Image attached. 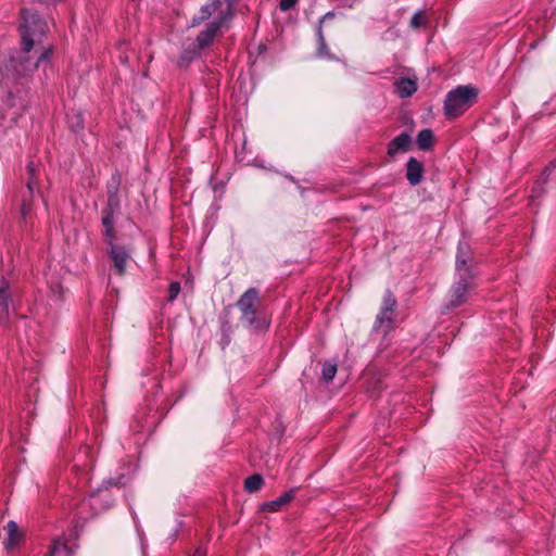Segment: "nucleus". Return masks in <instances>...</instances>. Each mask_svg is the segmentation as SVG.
I'll return each instance as SVG.
<instances>
[{
  "label": "nucleus",
  "mask_w": 556,
  "mask_h": 556,
  "mask_svg": "<svg viewBox=\"0 0 556 556\" xmlns=\"http://www.w3.org/2000/svg\"><path fill=\"white\" fill-rule=\"evenodd\" d=\"M21 15L22 50L11 55L0 67V86L5 91L3 103L12 110L10 121L14 124L31 102L33 92L28 86L30 73L40 66L46 72L53 53L52 48L49 47L40 52L36 61L31 60L28 53L36 43L41 41L47 23L36 12L27 9L22 10Z\"/></svg>",
  "instance_id": "1"
},
{
  "label": "nucleus",
  "mask_w": 556,
  "mask_h": 556,
  "mask_svg": "<svg viewBox=\"0 0 556 556\" xmlns=\"http://www.w3.org/2000/svg\"><path fill=\"white\" fill-rule=\"evenodd\" d=\"M241 313L240 323L249 330L260 333L269 328L270 321L261 308L260 292L249 288L236 303Z\"/></svg>",
  "instance_id": "2"
},
{
  "label": "nucleus",
  "mask_w": 556,
  "mask_h": 556,
  "mask_svg": "<svg viewBox=\"0 0 556 556\" xmlns=\"http://www.w3.org/2000/svg\"><path fill=\"white\" fill-rule=\"evenodd\" d=\"M478 90L470 86H458L447 92L444 100V115L447 119L456 118L467 111L476 101Z\"/></svg>",
  "instance_id": "3"
},
{
  "label": "nucleus",
  "mask_w": 556,
  "mask_h": 556,
  "mask_svg": "<svg viewBox=\"0 0 556 556\" xmlns=\"http://www.w3.org/2000/svg\"><path fill=\"white\" fill-rule=\"evenodd\" d=\"M479 275L478 262L472 255L470 245L465 240H459L455 257V279L475 282Z\"/></svg>",
  "instance_id": "4"
},
{
  "label": "nucleus",
  "mask_w": 556,
  "mask_h": 556,
  "mask_svg": "<svg viewBox=\"0 0 556 556\" xmlns=\"http://www.w3.org/2000/svg\"><path fill=\"white\" fill-rule=\"evenodd\" d=\"M104 243L109 247L108 255L112 262V269L114 274L123 276L126 271V266L130 260V249L126 245L116 244V231H112V238L109 239L106 235H102Z\"/></svg>",
  "instance_id": "5"
},
{
  "label": "nucleus",
  "mask_w": 556,
  "mask_h": 556,
  "mask_svg": "<svg viewBox=\"0 0 556 556\" xmlns=\"http://www.w3.org/2000/svg\"><path fill=\"white\" fill-rule=\"evenodd\" d=\"M475 282L454 280L442 305V313L457 308L468 302Z\"/></svg>",
  "instance_id": "6"
},
{
  "label": "nucleus",
  "mask_w": 556,
  "mask_h": 556,
  "mask_svg": "<svg viewBox=\"0 0 556 556\" xmlns=\"http://www.w3.org/2000/svg\"><path fill=\"white\" fill-rule=\"evenodd\" d=\"M128 482V477L119 475L117 478H110L102 482L101 488L92 492L89 496L88 504L96 511L111 507L112 500L108 495L109 486H123Z\"/></svg>",
  "instance_id": "7"
},
{
  "label": "nucleus",
  "mask_w": 556,
  "mask_h": 556,
  "mask_svg": "<svg viewBox=\"0 0 556 556\" xmlns=\"http://www.w3.org/2000/svg\"><path fill=\"white\" fill-rule=\"evenodd\" d=\"M397 306V300L393 292L390 289H387L383 299L381 308L376 316V320L374 323L372 329L375 331L379 330L382 327L390 328L394 320V312Z\"/></svg>",
  "instance_id": "8"
},
{
  "label": "nucleus",
  "mask_w": 556,
  "mask_h": 556,
  "mask_svg": "<svg viewBox=\"0 0 556 556\" xmlns=\"http://www.w3.org/2000/svg\"><path fill=\"white\" fill-rule=\"evenodd\" d=\"M121 208L119 195H108L106 203L101 211V224L103 226L102 235H106L109 239L112 238V231H115L114 216L121 213Z\"/></svg>",
  "instance_id": "9"
},
{
  "label": "nucleus",
  "mask_w": 556,
  "mask_h": 556,
  "mask_svg": "<svg viewBox=\"0 0 556 556\" xmlns=\"http://www.w3.org/2000/svg\"><path fill=\"white\" fill-rule=\"evenodd\" d=\"M26 169L28 175V179L26 182L27 193L23 195L21 205V215L23 219H26L27 214L31 210V199L34 197L35 191L38 190L37 180L39 176V168L34 161L28 162Z\"/></svg>",
  "instance_id": "10"
},
{
  "label": "nucleus",
  "mask_w": 556,
  "mask_h": 556,
  "mask_svg": "<svg viewBox=\"0 0 556 556\" xmlns=\"http://www.w3.org/2000/svg\"><path fill=\"white\" fill-rule=\"evenodd\" d=\"M15 309L14 290L7 279L0 281V326L8 327L11 312Z\"/></svg>",
  "instance_id": "11"
},
{
  "label": "nucleus",
  "mask_w": 556,
  "mask_h": 556,
  "mask_svg": "<svg viewBox=\"0 0 556 556\" xmlns=\"http://www.w3.org/2000/svg\"><path fill=\"white\" fill-rule=\"evenodd\" d=\"M225 17L218 15L217 18L206 24L205 28L199 33L195 40L192 41L201 51L207 47H210L215 36L222 26L227 22Z\"/></svg>",
  "instance_id": "12"
},
{
  "label": "nucleus",
  "mask_w": 556,
  "mask_h": 556,
  "mask_svg": "<svg viewBox=\"0 0 556 556\" xmlns=\"http://www.w3.org/2000/svg\"><path fill=\"white\" fill-rule=\"evenodd\" d=\"M548 182L556 184V159L549 162V164L543 169L541 176L534 182L530 194V201H534L544 195L546 192L545 186Z\"/></svg>",
  "instance_id": "13"
},
{
  "label": "nucleus",
  "mask_w": 556,
  "mask_h": 556,
  "mask_svg": "<svg viewBox=\"0 0 556 556\" xmlns=\"http://www.w3.org/2000/svg\"><path fill=\"white\" fill-rule=\"evenodd\" d=\"M231 307L227 306L219 316L220 323V341L219 344L225 350L231 342L233 328L230 323Z\"/></svg>",
  "instance_id": "14"
},
{
  "label": "nucleus",
  "mask_w": 556,
  "mask_h": 556,
  "mask_svg": "<svg viewBox=\"0 0 556 556\" xmlns=\"http://www.w3.org/2000/svg\"><path fill=\"white\" fill-rule=\"evenodd\" d=\"M410 148V135L408 132H402L388 143V155L394 157L397 153L408 152Z\"/></svg>",
  "instance_id": "15"
},
{
  "label": "nucleus",
  "mask_w": 556,
  "mask_h": 556,
  "mask_svg": "<svg viewBox=\"0 0 556 556\" xmlns=\"http://www.w3.org/2000/svg\"><path fill=\"white\" fill-rule=\"evenodd\" d=\"M425 167L422 162L416 157H409L406 163V178L412 186H417L422 181Z\"/></svg>",
  "instance_id": "16"
},
{
  "label": "nucleus",
  "mask_w": 556,
  "mask_h": 556,
  "mask_svg": "<svg viewBox=\"0 0 556 556\" xmlns=\"http://www.w3.org/2000/svg\"><path fill=\"white\" fill-rule=\"evenodd\" d=\"M160 421V417H157V412H154L153 415H146L143 412H138L134 419V425L131 428L134 431H151L156 424Z\"/></svg>",
  "instance_id": "17"
},
{
  "label": "nucleus",
  "mask_w": 556,
  "mask_h": 556,
  "mask_svg": "<svg viewBox=\"0 0 556 556\" xmlns=\"http://www.w3.org/2000/svg\"><path fill=\"white\" fill-rule=\"evenodd\" d=\"M4 530L8 533V539L4 542V546L8 551H11L20 545V543L25 539V533L20 530L17 523L14 520H10Z\"/></svg>",
  "instance_id": "18"
},
{
  "label": "nucleus",
  "mask_w": 556,
  "mask_h": 556,
  "mask_svg": "<svg viewBox=\"0 0 556 556\" xmlns=\"http://www.w3.org/2000/svg\"><path fill=\"white\" fill-rule=\"evenodd\" d=\"M296 489H290L276 500L264 503L261 509L263 511H280L285 506L293 501Z\"/></svg>",
  "instance_id": "19"
},
{
  "label": "nucleus",
  "mask_w": 556,
  "mask_h": 556,
  "mask_svg": "<svg viewBox=\"0 0 556 556\" xmlns=\"http://www.w3.org/2000/svg\"><path fill=\"white\" fill-rule=\"evenodd\" d=\"M395 90L401 98H408L416 92L417 84L410 78L402 77L395 83Z\"/></svg>",
  "instance_id": "20"
},
{
  "label": "nucleus",
  "mask_w": 556,
  "mask_h": 556,
  "mask_svg": "<svg viewBox=\"0 0 556 556\" xmlns=\"http://www.w3.org/2000/svg\"><path fill=\"white\" fill-rule=\"evenodd\" d=\"M416 144L421 151H430L434 144V134L432 129L425 128L420 130L416 138Z\"/></svg>",
  "instance_id": "21"
},
{
  "label": "nucleus",
  "mask_w": 556,
  "mask_h": 556,
  "mask_svg": "<svg viewBox=\"0 0 556 556\" xmlns=\"http://www.w3.org/2000/svg\"><path fill=\"white\" fill-rule=\"evenodd\" d=\"M201 53V50L191 42L180 53L178 65L180 67H187L193 60H195Z\"/></svg>",
  "instance_id": "22"
},
{
  "label": "nucleus",
  "mask_w": 556,
  "mask_h": 556,
  "mask_svg": "<svg viewBox=\"0 0 556 556\" xmlns=\"http://www.w3.org/2000/svg\"><path fill=\"white\" fill-rule=\"evenodd\" d=\"M316 36L318 41V47L316 51L317 56L320 59H332L333 56L330 53V50L326 43V39L320 25H317L316 27Z\"/></svg>",
  "instance_id": "23"
},
{
  "label": "nucleus",
  "mask_w": 556,
  "mask_h": 556,
  "mask_svg": "<svg viewBox=\"0 0 556 556\" xmlns=\"http://www.w3.org/2000/svg\"><path fill=\"white\" fill-rule=\"evenodd\" d=\"M67 125L74 132H78L84 128V116L80 111L73 110L67 114Z\"/></svg>",
  "instance_id": "24"
},
{
  "label": "nucleus",
  "mask_w": 556,
  "mask_h": 556,
  "mask_svg": "<svg viewBox=\"0 0 556 556\" xmlns=\"http://www.w3.org/2000/svg\"><path fill=\"white\" fill-rule=\"evenodd\" d=\"M71 549L61 539L53 540L47 556H71Z\"/></svg>",
  "instance_id": "25"
},
{
  "label": "nucleus",
  "mask_w": 556,
  "mask_h": 556,
  "mask_svg": "<svg viewBox=\"0 0 556 556\" xmlns=\"http://www.w3.org/2000/svg\"><path fill=\"white\" fill-rule=\"evenodd\" d=\"M122 184V176L116 170L114 172L106 182V195H119V188Z\"/></svg>",
  "instance_id": "26"
},
{
  "label": "nucleus",
  "mask_w": 556,
  "mask_h": 556,
  "mask_svg": "<svg viewBox=\"0 0 556 556\" xmlns=\"http://www.w3.org/2000/svg\"><path fill=\"white\" fill-rule=\"evenodd\" d=\"M264 484V479L261 475L255 473L248 477L244 481V489L249 493L257 492Z\"/></svg>",
  "instance_id": "27"
},
{
  "label": "nucleus",
  "mask_w": 556,
  "mask_h": 556,
  "mask_svg": "<svg viewBox=\"0 0 556 556\" xmlns=\"http://www.w3.org/2000/svg\"><path fill=\"white\" fill-rule=\"evenodd\" d=\"M336 374H337V364L332 361H326L323 364V368H321L323 379L326 382H330L333 380Z\"/></svg>",
  "instance_id": "28"
},
{
  "label": "nucleus",
  "mask_w": 556,
  "mask_h": 556,
  "mask_svg": "<svg viewBox=\"0 0 556 556\" xmlns=\"http://www.w3.org/2000/svg\"><path fill=\"white\" fill-rule=\"evenodd\" d=\"M62 296H63V289L61 286L54 285V286L50 287V291H49V300L50 301L58 303L62 300Z\"/></svg>",
  "instance_id": "29"
},
{
  "label": "nucleus",
  "mask_w": 556,
  "mask_h": 556,
  "mask_svg": "<svg viewBox=\"0 0 556 556\" xmlns=\"http://www.w3.org/2000/svg\"><path fill=\"white\" fill-rule=\"evenodd\" d=\"M227 3V8L219 15L226 20H231L235 16V4L240 0H224Z\"/></svg>",
  "instance_id": "30"
},
{
  "label": "nucleus",
  "mask_w": 556,
  "mask_h": 556,
  "mask_svg": "<svg viewBox=\"0 0 556 556\" xmlns=\"http://www.w3.org/2000/svg\"><path fill=\"white\" fill-rule=\"evenodd\" d=\"M179 292H180V283L178 281L170 282L169 287H168L167 301L174 302L176 300V298L178 296Z\"/></svg>",
  "instance_id": "31"
},
{
  "label": "nucleus",
  "mask_w": 556,
  "mask_h": 556,
  "mask_svg": "<svg viewBox=\"0 0 556 556\" xmlns=\"http://www.w3.org/2000/svg\"><path fill=\"white\" fill-rule=\"evenodd\" d=\"M215 11L214 4L206 3L200 9L199 18L207 20Z\"/></svg>",
  "instance_id": "32"
},
{
  "label": "nucleus",
  "mask_w": 556,
  "mask_h": 556,
  "mask_svg": "<svg viewBox=\"0 0 556 556\" xmlns=\"http://www.w3.org/2000/svg\"><path fill=\"white\" fill-rule=\"evenodd\" d=\"M296 2H298V0H280L279 9L283 12H287V11L291 10L295 5Z\"/></svg>",
  "instance_id": "33"
},
{
  "label": "nucleus",
  "mask_w": 556,
  "mask_h": 556,
  "mask_svg": "<svg viewBox=\"0 0 556 556\" xmlns=\"http://www.w3.org/2000/svg\"><path fill=\"white\" fill-rule=\"evenodd\" d=\"M184 526V521L182 520H177V525L173 531V533L169 535V539L170 540H176L177 535H178V532L180 531V529L182 528Z\"/></svg>",
  "instance_id": "34"
},
{
  "label": "nucleus",
  "mask_w": 556,
  "mask_h": 556,
  "mask_svg": "<svg viewBox=\"0 0 556 556\" xmlns=\"http://www.w3.org/2000/svg\"><path fill=\"white\" fill-rule=\"evenodd\" d=\"M334 17V12L333 11H329L327 12L318 22V25H320L323 27V23L327 20H331Z\"/></svg>",
  "instance_id": "35"
},
{
  "label": "nucleus",
  "mask_w": 556,
  "mask_h": 556,
  "mask_svg": "<svg viewBox=\"0 0 556 556\" xmlns=\"http://www.w3.org/2000/svg\"><path fill=\"white\" fill-rule=\"evenodd\" d=\"M410 25H412L413 27H419V26H420V16H419V14H415V15L412 17Z\"/></svg>",
  "instance_id": "36"
},
{
  "label": "nucleus",
  "mask_w": 556,
  "mask_h": 556,
  "mask_svg": "<svg viewBox=\"0 0 556 556\" xmlns=\"http://www.w3.org/2000/svg\"><path fill=\"white\" fill-rule=\"evenodd\" d=\"M190 556H206V552L202 547H197Z\"/></svg>",
  "instance_id": "37"
},
{
  "label": "nucleus",
  "mask_w": 556,
  "mask_h": 556,
  "mask_svg": "<svg viewBox=\"0 0 556 556\" xmlns=\"http://www.w3.org/2000/svg\"><path fill=\"white\" fill-rule=\"evenodd\" d=\"M204 20H200L199 18V14L195 15L193 18H192V26H197L199 24H201Z\"/></svg>",
  "instance_id": "38"
},
{
  "label": "nucleus",
  "mask_w": 556,
  "mask_h": 556,
  "mask_svg": "<svg viewBox=\"0 0 556 556\" xmlns=\"http://www.w3.org/2000/svg\"><path fill=\"white\" fill-rule=\"evenodd\" d=\"M88 453H89V447H88V446H86V447H85V450H84L83 452H80V453H79V455L77 456V458H80V457L83 456V454H84L85 456H87V455H88Z\"/></svg>",
  "instance_id": "39"
},
{
  "label": "nucleus",
  "mask_w": 556,
  "mask_h": 556,
  "mask_svg": "<svg viewBox=\"0 0 556 556\" xmlns=\"http://www.w3.org/2000/svg\"><path fill=\"white\" fill-rule=\"evenodd\" d=\"M219 3H220V0H211V2H210V4H214L215 10H217Z\"/></svg>",
  "instance_id": "40"
},
{
  "label": "nucleus",
  "mask_w": 556,
  "mask_h": 556,
  "mask_svg": "<svg viewBox=\"0 0 556 556\" xmlns=\"http://www.w3.org/2000/svg\"><path fill=\"white\" fill-rule=\"evenodd\" d=\"M266 49H267V47H266L265 45H260V46H258V52H260V53L265 52V51H266Z\"/></svg>",
  "instance_id": "41"
},
{
  "label": "nucleus",
  "mask_w": 556,
  "mask_h": 556,
  "mask_svg": "<svg viewBox=\"0 0 556 556\" xmlns=\"http://www.w3.org/2000/svg\"><path fill=\"white\" fill-rule=\"evenodd\" d=\"M286 178H288L290 181L295 182V178L292 175H286Z\"/></svg>",
  "instance_id": "42"
}]
</instances>
